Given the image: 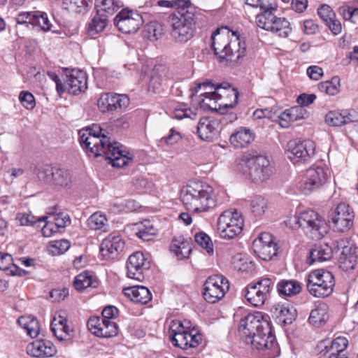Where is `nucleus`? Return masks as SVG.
<instances>
[{
  "label": "nucleus",
  "mask_w": 358,
  "mask_h": 358,
  "mask_svg": "<svg viewBox=\"0 0 358 358\" xmlns=\"http://www.w3.org/2000/svg\"><path fill=\"white\" fill-rule=\"evenodd\" d=\"M81 147L90 156H103L114 167H122L132 161L125 148L118 142L111 141L100 126L79 131Z\"/></svg>",
  "instance_id": "obj_1"
},
{
  "label": "nucleus",
  "mask_w": 358,
  "mask_h": 358,
  "mask_svg": "<svg viewBox=\"0 0 358 358\" xmlns=\"http://www.w3.org/2000/svg\"><path fill=\"white\" fill-rule=\"evenodd\" d=\"M239 331L245 337V341L258 350L278 352L275 336L271 325L262 312L248 313L240 322Z\"/></svg>",
  "instance_id": "obj_2"
},
{
  "label": "nucleus",
  "mask_w": 358,
  "mask_h": 358,
  "mask_svg": "<svg viewBox=\"0 0 358 358\" xmlns=\"http://www.w3.org/2000/svg\"><path fill=\"white\" fill-rule=\"evenodd\" d=\"M211 39L213 50L220 63L236 64L245 55V41L238 31H231L227 27L217 29Z\"/></svg>",
  "instance_id": "obj_3"
},
{
  "label": "nucleus",
  "mask_w": 358,
  "mask_h": 358,
  "mask_svg": "<svg viewBox=\"0 0 358 358\" xmlns=\"http://www.w3.org/2000/svg\"><path fill=\"white\" fill-rule=\"evenodd\" d=\"M180 197L186 208L194 213L207 212L217 203L213 187L201 181H190L182 189Z\"/></svg>",
  "instance_id": "obj_4"
},
{
  "label": "nucleus",
  "mask_w": 358,
  "mask_h": 358,
  "mask_svg": "<svg viewBox=\"0 0 358 358\" xmlns=\"http://www.w3.org/2000/svg\"><path fill=\"white\" fill-rule=\"evenodd\" d=\"M286 224L292 229L301 228L305 235L313 240L322 238L329 231V226L324 218L313 210L290 217Z\"/></svg>",
  "instance_id": "obj_5"
},
{
  "label": "nucleus",
  "mask_w": 358,
  "mask_h": 358,
  "mask_svg": "<svg viewBox=\"0 0 358 358\" xmlns=\"http://www.w3.org/2000/svg\"><path fill=\"white\" fill-rule=\"evenodd\" d=\"M238 169L244 176L255 182L267 180L272 173L269 160L257 152L244 154L240 159Z\"/></svg>",
  "instance_id": "obj_6"
},
{
  "label": "nucleus",
  "mask_w": 358,
  "mask_h": 358,
  "mask_svg": "<svg viewBox=\"0 0 358 358\" xmlns=\"http://www.w3.org/2000/svg\"><path fill=\"white\" fill-rule=\"evenodd\" d=\"M225 97L223 94L215 95L200 94L195 99H192L194 103V108L196 110L208 112H218L222 109L233 108L238 102V92L229 86L228 89H224Z\"/></svg>",
  "instance_id": "obj_7"
},
{
  "label": "nucleus",
  "mask_w": 358,
  "mask_h": 358,
  "mask_svg": "<svg viewBox=\"0 0 358 358\" xmlns=\"http://www.w3.org/2000/svg\"><path fill=\"white\" fill-rule=\"evenodd\" d=\"M334 285L333 274L324 269L314 270L307 277V289L315 297L329 296L333 292Z\"/></svg>",
  "instance_id": "obj_8"
},
{
  "label": "nucleus",
  "mask_w": 358,
  "mask_h": 358,
  "mask_svg": "<svg viewBox=\"0 0 358 358\" xmlns=\"http://www.w3.org/2000/svg\"><path fill=\"white\" fill-rule=\"evenodd\" d=\"M194 14L192 11H177L169 16L171 35L176 41L182 43L192 38L194 30Z\"/></svg>",
  "instance_id": "obj_9"
},
{
  "label": "nucleus",
  "mask_w": 358,
  "mask_h": 358,
  "mask_svg": "<svg viewBox=\"0 0 358 358\" xmlns=\"http://www.w3.org/2000/svg\"><path fill=\"white\" fill-rule=\"evenodd\" d=\"M273 9L266 10L256 17V24L264 30L269 31L279 37L286 38L291 33L289 22L285 17H278Z\"/></svg>",
  "instance_id": "obj_10"
},
{
  "label": "nucleus",
  "mask_w": 358,
  "mask_h": 358,
  "mask_svg": "<svg viewBox=\"0 0 358 358\" xmlns=\"http://www.w3.org/2000/svg\"><path fill=\"white\" fill-rule=\"evenodd\" d=\"M243 219L235 209L224 211L217 220V230L220 236L231 239L239 234L243 229Z\"/></svg>",
  "instance_id": "obj_11"
},
{
  "label": "nucleus",
  "mask_w": 358,
  "mask_h": 358,
  "mask_svg": "<svg viewBox=\"0 0 358 358\" xmlns=\"http://www.w3.org/2000/svg\"><path fill=\"white\" fill-rule=\"evenodd\" d=\"M182 328L179 323L170 324L169 334L173 345L185 350L198 347L201 343L202 335L194 328L187 331H183Z\"/></svg>",
  "instance_id": "obj_12"
},
{
  "label": "nucleus",
  "mask_w": 358,
  "mask_h": 358,
  "mask_svg": "<svg viewBox=\"0 0 358 358\" xmlns=\"http://www.w3.org/2000/svg\"><path fill=\"white\" fill-rule=\"evenodd\" d=\"M315 143L310 140L293 139L287 142L285 152L287 158L293 163L308 162L314 155Z\"/></svg>",
  "instance_id": "obj_13"
},
{
  "label": "nucleus",
  "mask_w": 358,
  "mask_h": 358,
  "mask_svg": "<svg viewBox=\"0 0 358 358\" xmlns=\"http://www.w3.org/2000/svg\"><path fill=\"white\" fill-rule=\"evenodd\" d=\"M229 289L227 278L222 275L208 277L203 285V298L208 303H214L222 299Z\"/></svg>",
  "instance_id": "obj_14"
},
{
  "label": "nucleus",
  "mask_w": 358,
  "mask_h": 358,
  "mask_svg": "<svg viewBox=\"0 0 358 358\" xmlns=\"http://www.w3.org/2000/svg\"><path fill=\"white\" fill-rule=\"evenodd\" d=\"M273 284L274 280L270 278H263L251 283L246 288L245 298L252 306L259 307L264 304Z\"/></svg>",
  "instance_id": "obj_15"
},
{
  "label": "nucleus",
  "mask_w": 358,
  "mask_h": 358,
  "mask_svg": "<svg viewBox=\"0 0 358 358\" xmlns=\"http://www.w3.org/2000/svg\"><path fill=\"white\" fill-rule=\"evenodd\" d=\"M330 218L336 231L345 232L353 225L355 213L348 204L341 203L331 210Z\"/></svg>",
  "instance_id": "obj_16"
},
{
  "label": "nucleus",
  "mask_w": 358,
  "mask_h": 358,
  "mask_svg": "<svg viewBox=\"0 0 358 358\" xmlns=\"http://www.w3.org/2000/svg\"><path fill=\"white\" fill-rule=\"evenodd\" d=\"M114 23L120 31L130 34L136 32L143 24V20L139 13L123 9L116 15Z\"/></svg>",
  "instance_id": "obj_17"
},
{
  "label": "nucleus",
  "mask_w": 358,
  "mask_h": 358,
  "mask_svg": "<svg viewBox=\"0 0 358 358\" xmlns=\"http://www.w3.org/2000/svg\"><path fill=\"white\" fill-rule=\"evenodd\" d=\"M254 252L264 261L271 260L277 254V244L273 241V236L268 232H263L252 243Z\"/></svg>",
  "instance_id": "obj_18"
},
{
  "label": "nucleus",
  "mask_w": 358,
  "mask_h": 358,
  "mask_svg": "<svg viewBox=\"0 0 358 358\" xmlns=\"http://www.w3.org/2000/svg\"><path fill=\"white\" fill-rule=\"evenodd\" d=\"M327 180V173L325 169L320 166L309 168L304 176L301 184V189L307 194L312 191L320 188Z\"/></svg>",
  "instance_id": "obj_19"
},
{
  "label": "nucleus",
  "mask_w": 358,
  "mask_h": 358,
  "mask_svg": "<svg viewBox=\"0 0 358 358\" xmlns=\"http://www.w3.org/2000/svg\"><path fill=\"white\" fill-rule=\"evenodd\" d=\"M87 327L92 334L96 336L108 338L117 334V324L101 317H91L87 322Z\"/></svg>",
  "instance_id": "obj_20"
},
{
  "label": "nucleus",
  "mask_w": 358,
  "mask_h": 358,
  "mask_svg": "<svg viewBox=\"0 0 358 358\" xmlns=\"http://www.w3.org/2000/svg\"><path fill=\"white\" fill-rule=\"evenodd\" d=\"M221 129L222 120L211 117L201 118L197 126V133L199 138L206 141H213Z\"/></svg>",
  "instance_id": "obj_21"
},
{
  "label": "nucleus",
  "mask_w": 358,
  "mask_h": 358,
  "mask_svg": "<svg viewBox=\"0 0 358 358\" xmlns=\"http://www.w3.org/2000/svg\"><path fill=\"white\" fill-rule=\"evenodd\" d=\"M168 78V68L162 64L156 65L152 71L148 85V92L151 94H160L164 90Z\"/></svg>",
  "instance_id": "obj_22"
},
{
  "label": "nucleus",
  "mask_w": 358,
  "mask_h": 358,
  "mask_svg": "<svg viewBox=\"0 0 358 358\" xmlns=\"http://www.w3.org/2000/svg\"><path fill=\"white\" fill-rule=\"evenodd\" d=\"M124 242L117 233H112L102 241L100 251L103 256L113 258L124 248Z\"/></svg>",
  "instance_id": "obj_23"
},
{
  "label": "nucleus",
  "mask_w": 358,
  "mask_h": 358,
  "mask_svg": "<svg viewBox=\"0 0 358 358\" xmlns=\"http://www.w3.org/2000/svg\"><path fill=\"white\" fill-rule=\"evenodd\" d=\"M66 87L70 94H77L87 87V77L83 71L72 69L66 74Z\"/></svg>",
  "instance_id": "obj_24"
},
{
  "label": "nucleus",
  "mask_w": 358,
  "mask_h": 358,
  "mask_svg": "<svg viewBox=\"0 0 358 358\" xmlns=\"http://www.w3.org/2000/svg\"><path fill=\"white\" fill-rule=\"evenodd\" d=\"M27 353L34 357H50L55 355L57 350L49 341L36 340L27 346Z\"/></svg>",
  "instance_id": "obj_25"
},
{
  "label": "nucleus",
  "mask_w": 358,
  "mask_h": 358,
  "mask_svg": "<svg viewBox=\"0 0 358 358\" xmlns=\"http://www.w3.org/2000/svg\"><path fill=\"white\" fill-rule=\"evenodd\" d=\"M145 266V259L141 252H136L129 256L127 262V276L129 278L141 281L143 278V271Z\"/></svg>",
  "instance_id": "obj_26"
},
{
  "label": "nucleus",
  "mask_w": 358,
  "mask_h": 358,
  "mask_svg": "<svg viewBox=\"0 0 358 358\" xmlns=\"http://www.w3.org/2000/svg\"><path fill=\"white\" fill-rule=\"evenodd\" d=\"M224 89H227L226 87H223L222 84H215L210 80H205L203 82H196L189 88L190 98L193 99L200 90L203 91L201 94L205 95H215L217 94H223ZM225 97V95H224Z\"/></svg>",
  "instance_id": "obj_27"
},
{
  "label": "nucleus",
  "mask_w": 358,
  "mask_h": 358,
  "mask_svg": "<svg viewBox=\"0 0 358 358\" xmlns=\"http://www.w3.org/2000/svg\"><path fill=\"white\" fill-rule=\"evenodd\" d=\"M255 132L249 128L240 127L231 134L229 141L235 148H245L255 141Z\"/></svg>",
  "instance_id": "obj_28"
},
{
  "label": "nucleus",
  "mask_w": 358,
  "mask_h": 358,
  "mask_svg": "<svg viewBox=\"0 0 358 358\" xmlns=\"http://www.w3.org/2000/svg\"><path fill=\"white\" fill-rule=\"evenodd\" d=\"M124 295L135 303L145 304L152 299L150 290L144 286H132L123 289Z\"/></svg>",
  "instance_id": "obj_29"
},
{
  "label": "nucleus",
  "mask_w": 358,
  "mask_h": 358,
  "mask_svg": "<svg viewBox=\"0 0 358 358\" xmlns=\"http://www.w3.org/2000/svg\"><path fill=\"white\" fill-rule=\"evenodd\" d=\"M50 329L55 337L59 341L67 339L72 331V329L67 325V320L61 315L53 318Z\"/></svg>",
  "instance_id": "obj_30"
},
{
  "label": "nucleus",
  "mask_w": 358,
  "mask_h": 358,
  "mask_svg": "<svg viewBox=\"0 0 358 358\" xmlns=\"http://www.w3.org/2000/svg\"><path fill=\"white\" fill-rule=\"evenodd\" d=\"M123 6L120 0H95L94 6L98 15L109 17Z\"/></svg>",
  "instance_id": "obj_31"
},
{
  "label": "nucleus",
  "mask_w": 358,
  "mask_h": 358,
  "mask_svg": "<svg viewBox=\"0 0 358 358\" xmlns=\"http://www.w3.org/2000/svg\"><path fill=\"white\" fill-rule=\"evenodd\" d=\"M329 307L327 303L320 302L315 305L310 313L309 322L314 326H320L325 323L329 318Z\"/></svg>",
  "instance_id": "obj_32"
},
{
  "label": "nucleus",
  "mask_w": 358,
  "mask_h": 358,
  "mask_svg": "<svg viewBox=\"0 0 358 358\" xmlns=\"http://www.w3.org/2000/svg\"><path fill=\"white\" fill-rule=\"evenodd\" d=\"M73 285L76 290L82 292L88 287H96V278L88 271H84L76 276Z\"/></svg>",
  "instance_id": "obj_33"
},
{
  "label": "nucleus",
  "mask_w": 358,
  "mask_h": 358,
  "mask_svg": "<svg viewBox=\"0 0 358 358\" xmlns=\"http://www.w3.org/2000/svg\"><path fill=\"white\" fill-rule=\"evenodd\" d=\"M332 257V249L328 244L315 245L310 253V263L329 260Z\"/></svg>",
  "instance_id": "obj_34"
},
{
  "label": "nucleus",
  "mask_w": 358,
  "mask_h": 358,
  "mask_svg": "<svg viewBox=\"0 0 358 358\" xmlns=\"http://www.w3.org/2000/svg\"><path fill=\"white\" fill-rule=\"evenodd\" d=\"M18 324L23 328L31 338H36L40 332L38 322L34 317L23 315L18 318Z\"/></svg>",
  "instance_id": "obj_35"
},
{
  "label": "nucleus",
  "mask_w": 358,
  "mask_h": 358,
  "mask_svg": "<svg viewBox=\"0 0 358 358\" xmlns=\"http://www.w3.org/2000/svg\"><path fill=\"white\" fill-rule=\"evenodd\" d=\"M273 314L275 315L278 322L283 325L292 324L296 316L295 310L281 305H278L275 308Z\"/></svg>",
  "instance_id": "obj_36"
},
{
  "label": "nucleus",
  "mask_w": 358,
  "mask_h": 358,
  "mask_svg": "<svg viewBox=\"0 0 358 358\" xmlns=\"http://www.w3.org/2000/svg\"><path fill=\"white\" fill-rule=\"evenodd\" d=\"M87 227L92 230L108 231L109 225L106 216L99 212L93 213L87 220Z\"/></svg>",
  "instance_id": "obj_37"
},
{
  "label": "nucleus",
  "mask_w": 358,
  "mask_h": 358,
  "mask_svg": "<svg viewBox=\"0 0 358 358\" xmlns=\"http://www.w3.org/2000/svg\"><path fill=\"white\" fill-rule=\"evenodd\" d=\"M278 292L280 294L292 296L301 291V284L294 280H282L278 283Z\"/></svg>",
  "instance_id": "obj_38"
},
{
  "label": "nucleus",
  "mask_w": 358,
  "mask_h": 358,
  "mask_svg": "<svg viewBox=\"0 0 358 358\" xmlns=\"http://www.w3.org/2000/svg\"><path fill=\"white\" fill-rule=\"evenodd\" d=\"M71 182L70 172L64 168L55 167L51 181L52 186L64 187Z\"/></svg>",
  "instance_id": "obj_39"
},
{
  "label": "nucleus",
  "mask_w": 358,
  "mask_h": 358,
  "mask_svg": "<svg viewBox=\"0 0 358 358\" xmlns=\"http://www.w3.org/2000/svg\"><path fill=\"white\" fill-rule=\"evenodd\" d=\"M231 264L234 269L241 272H249L255 268L254 262L246 255L241 253L233 256Z\"/></svg>",
  "instance_id": "obj_40"
},
{
  "label": "nucleus",
  "mask_w": 358,
  "mask_h": 358,
  "mask_svg": "<svg viewBox=\"0 0 358 358\" xmlns=\"http://www.w3.org/2000/svg\"><path fill=\"white\" fill-rule=\"evenodd\" d=\"M354 117L351 113L343 115L342 113H327L325 122L331 127H341L353 121Z\"/></svg>",
  "instance_id": "obj_41"
},
{
  "label": "nucleus",
  "mask_w": 358,
  "mask_h": 358,
  "mask_svg": "<svg viewBox=\"0 0 358 358\" xmlns=\"http://www.w3.org/2000/svg\"><path fill=\"white\" fill-rule=\"evenodd\" d=\"M108 17L96 15L92 19L88 26V33L90 36H94L102 31L108 24Z\"/></svg>",
  "instance_id": "obj_42"
},
{
  "label": "nucleus",
  "mask_w": 358,
  "mask_h": 358,
  "mask_svg": "<svg viewBox=\"0 0 358 358\" xmlns=\"http://www.w3.org/2000/svg\"><path fill=\"white\" fill-rule=\"evenodd\" d=\"M340 79L338 76L333 77L331 80L321 82L318 84L320 92L331 96L336 95L339 92Z\"/></svg>",
  "instance_id": "obj_43"
},
{
  "label": "nucleus",
  "mask_w": 358,
  "mask_h": 358,
  "mask_svg": "<svg viewBox=\"0 0 358 358\" xmlns=\"http://www.w3.org/2000/svg\"><path fill=\"white\" fill-rule=\"evenodd\" d=\"M157 230L149 222L141 223L138 227L136 235L144 241H149L153 239L157 235Z\"/></svg>",
  "instance_id": "obj_44"
},
{
  "label": "nucleus",
  "mask_w": 358,
  "mask_h": 358,
  "mask_svg": "<svg viewBox=\"0 0 358 358\" xmlns=\"http://www.w3.org/2000/svg\"><path fill=\"white\" fill-rule=\"evenodd\" d=\"M55 167H51L48 164L40 165L35 168L34 173L39 181L44 184L50 185L52 179V174Z\"/></svg>",
  "instance_id": "obj_45"
},
{
  "label": "nucleus",
  "mask_w": 358,
  "mask_h": 358,
  "mask_svg": "<svg viewBox=\"0 0 358 358\" xmlns=\"http://www.w3.org/2000/svg\"><path fill=\"white\" fill-rule=\"evenodd\" d=\"M115 93H103L97 100V106L101 112H112Z\"/></svg>",
  "instance_id": "obj_46"
},
{
  "label": "nucleus",
  "mask_w": 358,
  "mask_h": 358,
  "mask_svg": "<svg viewBox=\"0 0 358 358\" xmlns=\"http://www.w3.org/2000/svg\"><path fill=\"white\" fill-rule=\"evenodd\" d=\"M136 204L135 201L133 200H128L125 202L119 201H113L110 203L108 205V210L113 213H118L123 210H132L135 209Z\"/></svg>",
  "instance_id": "obj_47"
},
{
  "label": "nucleus",
  "mask_w": 358,
  "mask_h": 358,
  "mask_svg": "<svg viewBox=\"0 0 358 358\" xmlns=\"http://www.w3.org/2000/svg\"><path fill=\"white\" fill-rule=\"evenodd\" d=\"M70 248V243L65 239L52 241L49 243L48 250L53 255L64 254Z\"/></svg>",
  "instance_id": "obj_48"
},
{
  "label": "nucleus",
  "mask_w": 358,
  "mask_h": 358,
  "mask_svg": "<svg viewBox=\"0 0 358 358\" xmlns=\"http://www.w3.org/2000/svg\"><path fill=\"white\" fill-rule=\"evenodd\" d=\"M347 346L348 340L344 337H338L333 340L330 348L327 350V352L330 353L329 358H331V356L343 353Z\"/></svg>",
  "instance_id": "obj_49"
},
{
  "label": "nucleus",
  "mask_w": 358,
  "mask_h": 358,
  "mask_svg": "<svg viewBox=\"0 0 358 358\" xmlns=\"http://www.w3.org/2000/svg\"><path fill=\"white\" fill-rule=\"evenodd\" d=\"M144 32L145 36L150 41H157L162 34V26L156 22H150L145 26Z\"/></svg>",
  "instance_id": "obj_50"
},
{
  "label": "nucleus",
  "mask_w": 358,
  "mask_h": 358,
  "mask_svg": "<svg viewBox=\"0 0 358 358\" xmlns=\"http://www.w3.org/2000/svg\"><path fill=\"white\" fill-rule=\"evenodd\" d=\"M251 210L255 215H263L267 209V201L261 196H255L250 203Z\"/></svg>",
  "instance_id": "obj_51"
},
{
  "label": "nucleus",
  "mask_w": 358,
  "mask_h": 358,
  "mask_svg": "<svg viewBox=\"0 0 358 358\" xmlns=\"http://www.w3.org/2000/svg\"><path fill=\"white\" fill-rule=\"evenodd\" d=\"M195 242L204 248L206 252L211 255L213 253V246L210 238L204 232L196 233L194 236Z\"/></svg>",
  "instance_id": "obj_52"
},
{
  "label": "nucleus",
  "mask_w": 358,
  "mask_h": 358,
  "mask_svg": "<svg viewBox=\"0 0 358 358\" xmlns=\"http://www.w3.org/2000/svg\"><path fill=\"white\" fill-rule=\"evenodd\" d=\"M130 104L129 96L124 94H114V104L113 111L126 110Z\"/></svg>",
  "instance_id": "obj_53"
},
{
  "label": "nucleus",
  "mask_w": 358,
  "mask_h": 358,
  "mask_svg": "<svg viewBox=\"0 0 358 358\" xmlns=\"http://www.w3.org/2000/svg\"><path fill=\"white\" fill-rule=\"evenodd\" d=\"M35 20L34 21V26H38L44 31H47L50 30L51 23L48 17V15L45 13L41 11H36Z\"/></svg>",
  "instance_id": "obj_54"
},
{
  "label": "nucleus",
  "mask_w": 358,
  "mask_h": 358,
  "mask_svg": "<svg viewBox=\"0 0 358 358\" xmlns=\"http://www.w3.org/2000/svg\"><path fill=\"white\" fill-rule=\"evenodd\" d=\"M276 117L275 121L283 128H287L294 121L299 118H303V116L299 117L297 113H280Z\"/></svg>",
  "instance_id": "obj_55"
},
{
  "label": "nucleus",
  "mask_w": 358,
  "mask_h": 358,
  "mask_svg": "<svg viewBox=\"0 0 358 358\" xmlns=\"http://www.w3.org/2000/svg\"><path fill=\"white\" fill-rule=\"evenodd\" d=\"M171 248L178 257L182 256L185 257L190 252L189 248H187V243L182 240L174 239L172 241Z\"/></svg>",
  "instance_id": "obj_56"
},
{
  "label": "nucleus",
  "mask_w": 358,
  "mask_h": 358,
  "mask_svg": "<svg viewBox=\"0 0 358 358\" xmlns=\"http://www.w3.org/2000/svg\"><path fill=\"white\" fill-rule=\"evenodd\" d=\"M19 99L22 106L27 110H32L36 105L34 96L29 92H21L19 96Z\"/></svg>",
  "instance_id": "obj_57"
},
{
  "label": "nucleus",
  "mask_w": 358,
  "mask_h": 358,
  "mask_svg": "<svg viewBox=\"0 0 358 358\" xmlns=\"http://www.w3.org/2000/svg\"><path fill=\"white\" fill-rule=\"evenodd\" d=\"M46 219L47 217L44 216L36 218L34 215L29 214H18L17 215V220L20 225H33L36 222H44Z\"/></svg>",
  "instance_id": "obj_58"
},
{
  "label": "nucleus",
  "mask_w": 358,
  "mask_h": 358,
  "mask_svg": "<svg viewBox=\"0 0 358 358\" xmlns=\"http://www.w3.org/2000/svg\"><path fill=\"white\" fill-rule=\"evenodd\" d=\"M317 14L325 24L331 19L336 17V14L332 8L327 4H322L318 8Z\"/></svg>",
  "instance_id": "obj_59"
},
{
  "label": "nucleus",
  "mask_w": 358,
  "mask_h": 358,
  "mask_svg": "<svg viewBox=\"0 0 358 358\" xmlns=\"http://www.w3.org/2000/svg\"><path fill=\"white\" fill-rule=\"evenodd\" d=\"M49 214H55L54 221L57 228L65 227L71 223V219L68 214L60 212L56 213V210L50 212Z\"/></svg>",
  "instance_id": "obj_60"
},
{
  "label": "nucleus",
  "mask_w": 358,
  "mask_h": 358,
  "mask_svg": "<svg viewBox=\"0 0 358 358\" xmlns=\"http://www.w3.org/2000/svg\"><path fill=\"white\" fill-rule=\"evenodd\" d=\"M36 11L34 12H22L17 15L16 22L17 24H31L34 25L35 20Z\"/></svg>",
  "instance_id": "obj_61"
},
{
  "label": "nucleus",
  "mask_w": 358,
  "mask_h": 358,
  "mask_svg": "<svg viewBox=\"0 0 358 358\" xmlns=\"http://www.w3.org/2000/svg\"><path fill=\"white\" fill-rule=\"evenodd\" d=\"M181 138V134L178 131L174 129H171L170 134L167 136L162 138L160 142L172 145L178 143Z\"/></svg>",
  "instance_id": "obj_62"
},
{
  "label": "nucleus",
  "mask_w": 358,
  "mask_h": 358,
  "mask_svg": "<svg viewBox=\"0 0 358 358\" xmlns=\"http://www.w3.org/2000/svg\"><path fill=\"white\" fill-rule=\"evenodd\" d=\"M11 266H15L13 264V257L10 254L0 252V270L6 271Z\"/></svg>",
  "instance_id": "obj_63"
},
{
  "label": "nucleus",
  "mask_w": 358,
  "mask_h": 358,
  "mask_svg": "<svg viewBox=\"0 0 358 358\" xmlns=\"http://www.w3.org/2000/svg\"><path fill=\"white\" fill-rule=\"evenodd\" d=\"M306 72L309 78L314 80H318L323 76V70L318 66H309Z\"/></svg>",
  "instance_id": "obj_64"
}]
</instances>
